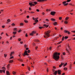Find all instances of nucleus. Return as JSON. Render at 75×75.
Masks as SVG:
<instances>
[{
    "label": "nucleus",
    "instance_id": "1",
    "mask_svg": "<svg viewBox=\"0 0 75 75\" xmlns=\"http://www.w3.org/2000/svg\"><path fill=\"white\" fill-rule=\"evenodd\" d=\"M60 55V53L55 52L54 54V55H53V59L56 61H58V59H59V55Z\"/></svg>",
    "mask_w": 75,
    "mask_h": 75
},
{
    "label": "nucleus",
    "instance_id": "2",
    "mask_svg": "<svg viewBox=\"0 0 75 75\" xmlns=\"http://www.w3.org/2000/svg\"><path fill=\"white\" fill-rule=\"evenodd\" d=\"M38 4V3H37V2H32L31 3H29V4L31 7V6H35L36 5V4Z\"/></svg>",
    "mask_w": 75,
    "mask_h": 75
},
{
    "label": "nucleus",
    "instance_id": "3",
    "mask_svg": "<svg viewBox=\"0 0 75 75\" xmlns=\"http://www.w3.org/2000/svg\"><path fill=\"white\" fill-rule=\"evenodd\" d=\"M51 31L50 30H48L46 32H45V36L47 37V38H48L49 37H50V33H51Z\"/></svg>",
    "mask_w": 75,
    "mask_h": 75
},
{
    "label": "nucleus",
    "instance_id": "4",
    "mask_svg": "<svg viewBox=\"0 0 75 75\" xmlns=\"http://www.w3.org/2000/svg\"><path fill=\"white\" fill-rule=\"evenodd\" d=\"M25 55H28V56L29 55V54H28V53H27V50L25 51V52L23 54V56L24 57H25Z\"/></svg>",
    "mask_w": 75,
    "mask_h": 75
},
{
    "label": "nucleus",
    "instance_id": "5",
    "mask_svg": "<svg viewBox=\"0 0 75 75\" xmlns=\"http://www.w3.org/2000/svg\"><path fill=\"white\" fill-rule=\"evenodd\" d=\"M36 33V31H33L30 34V35H33L34 34H35Z\"/></svg>",
    "mask_w": 75,
    "mask_h": 75
},
{
    "label": "nucleus",
    "instance_id": "6",
    "mask_svg": "<svg viewBox=\"0 0 75 75\" xmlns=\"http://www.w3.org/2000/svg\"><path fill=\"white\" fill-rule=\"evenodd\" d=\"M55 14H56V12L54 11H52L50 13V14L52 16H54Z\"/></svg>",
    "mask_w": 75,
    "mask_h": 75
},
{
    "label": "nucleus",
    "instance_id": "7",
    "mask_svg": "<svg viewBox=\"0 0 75 75\" xmlns=\"http://www.w3.org/2000/svg\"><path fill=\"white\" fill-rule=\"evenodd\" d=\"M57 74H58V75H61V72H62L61 70H57Z\"/></svg>",
    "mask_w": 75,
    "mask_h": 75
},
{
    "label": "nucleus",
    "instance_id": "8",
    "mask_svg": "<svg viewBox=\"0 0 75 75\" xmlns=\"http://www.w3.org/2000/svg\"><path fill=\"white\" fill-rule=\"evenodd\" d=\"M67 3V1H64L62 2L64 6H67V5L68 4V3Z\"/></svg>",
    "mask_w": 75,
    "mask_h": 75
},
{
    "label": "nucleus",
    "instance_id": "9",
    "mask_svg": "<svg viewBox=\"0 0 75 75\" xmlns=\"http://www.w3.org/2000/svg\"><path fill=\"white\" fill-rule=\"evenodd\" d=\"M64 33H68V34L69 35V34H70V32L66 30H64Z\"/></svg>",
    "mask_w": 75,
    "mask_h": 75
},
{
    "label": "nucleus",
    "instance_id": "10",
    "mask_svg": "<svg viewBox=\"0 0 75 75\" xmlns=\"http://www.w3.org/2000/svg\"><path fill=\"white\" fill-rule=\"evenodd\" d=\"M47 0H38L37 1H38V2H42V1H46Z\"/></svg>",
    "mask_w": 75,
    "mask_h": 75
},
{
    "label": "nucleus",
    "instance_id": "11",
    "mask_svg": "<svg viewBox=\"0 0 75 75\" xmlns=\"http://www.w3.org/2000/svg\"><path fill=\"white\" fill-rule=\"evenodd\" d=\"M57 71H55V72L53 74V75H56L57 74Z\"/></svg>",
    "mask_w": 75,
    "mask_h": 75
},
{
    "label": "nucleus",
    "instance_id": "12",
    "mask_svg": "<svg viewBox=\"0 0 75 75\" xmlns=\"http://www.w3.org/2000/svg\"><path fill=\"white\" fill-rule=\"evenodd\" d=\"M6 75H10V73L9 72V71H6Z\"/></svg>",
    "mask_w": 75,
    "mask_h": 75
},
{
    "label": "nucleus",
    "instance_id": "13",
    "mask_svg": "<svg viewBox=\"0 0 75 75\" xmlns=\"http://www.w3.org/2000/svg\"><path fill=\"white\" fill-rule=\"evenodd\" d=\"M7 68L8 70H9V69H10V64H8L7 66Z\"/></svg>",
    "mask_w": 75,
    "mask_h": 75
},
{
    "label": "nucleus",
    "instance_id": "14",
    "mask_svg": "<svg viewBox=\"0 0 75 75\" xmlns=\"http://www.w3.org/2000/svg\"><path fill=\"white\" fill-rule=\"evenodd\" d=\"M43 26L44 27H45L46 28H47V27H48V26H49V25H47L45 24H44L43 25Z\"/></svg>",
    "mask_w": 75,
    "mask_h": 75
},
{
    "label": "nucleus",
    "instance_id": "15",
    "mask_svg": "<svg viewBox=\"0 0 75 75\" xmlns=\"http://www.w3.org/2000/svg\"><path fill=\"white\" fill-rule=\"evenodd\" d=\"M64 63H62V62L61 63V64H60L59 65V67L60 68H61V66H62V65H64Z\"/></svg>",
    "mask_w": 75,
    "mask_h": 75
},
{
    "label": "nucleus",
    "instance_id": "16",
    "mask_svg": "<svg viewBox=\"0 0 75 75\" xmlns=\"http://www.w3.org/2000/svg\"><path fill=\"white\" fill-rule=\"evenodd\" d=\"M34 42H39V40L37 39V40H34Z\"/></svg>",
    "mask_w": 75,
    "mask_h": 75
},
{
    "label": "nucleus",
    "instance_id": "17",
    "mask_svg": "<svg viewBox=\"0 0 75 75\" xmlns=\"http://www.w3.org/2000/svg\"><path fill=\"white\" fill-rule=\"evenodd\" d=\"M6 69H3L2 70L3 72V73H4V74H5V71H6Z\"/></svg>",
    "mask_w": 75,
    "mask_h": 75
},
{
    "label": "nucleus",
    "instance_id": "18",
    "mask_svg": "<svg viewBox=\"0 0 75 75\" xmlns=\"http://www.w3.org/2000/svg\"><path fill=\"white\" fill-rule=\"evenodd\" d=\"M68 38V36H66L64 37V40H67Z\"/></svg>",
    "mask_w": 75,
    "mask_h": 75
},
{
    "label": "nucleus",
    "instance_id": "19",
    "mask_svg": "<svg viewBox=\"0 0 75 75\" xmlns=\"http://www.w3.org/2000/svg\"><path fill=\"white\" fill-rule=\"evenodd\" d=\"M51 20L52 21H55V19L54 18H52L51 19Z\"/></svg>",
    "mask_w": 75,
    "mask_h": 75
},
{
    "label": "nucleus",
    "instance_id": "20",
    "mask_svg": "<svg viewBox=\"0 0 75 75\" xmlns=\"http://www.w3.org/2000/svg\"><path fill=\"white\" fill-rule=\"evenodd\" d=\"M18 61H21V62H23V60L22 59H18Z\"/></svg>",
    "mask_w": 75,
    "mask_h": 75
},
{
    "label": "nucleus",
    "instance_id": "21",
    "mask_svg": "<svg viewBox=\"0 0 75 75\" xmlns=\"http://www.w3.org/2000/svg\"><path fill=\"white\" fill-rule=\"evenodd\" d=\"M24 21L25 23H28V21L26 20H24Z\"/></svg>",
    "mask_w": 75,
    "mask_h": 75
},
{
    "label": "nucleus",
    "instance_id": "22",
    "mask_svg": "<svg viewBox=\"0 0 75 75\" xmlns=\"http://www.w3.org/2000/svg\"><path fill=\"white\" fill-rule=\"evenodd\" d=\"M66 51H67V52L68 53H69V50H68V49H66Z\"/></svg>",
    "mask_w": 75,
    "mask_h": 75
},
{
    "label": "nucleus",
    "instance_id": "23",
    "mask_svg": "<svg viewBox=\"0 0 75 75\" xmlns=\"http://www.w3.org/2000/svg\"><path fill=\"white\" fill-rule=\"evenodd\" d=\"M53 24L54 25H57V22H54L53 23Z\"/></svg>",
    "mask_w": 75,
    "mask_h": 75
},
{
    "label": "nucleus",
    "instance_id": "24",
    "mask_svg": "<svg viewBox=\"0 0 75 75\" xmlns=\"http://www.w3.org/2000/svg\"><path fill=\"white\" fill-rule=\"evenodd\" d=\"M13 62V60H9V63H12Z\"/></svg>",
    "mask_w": 75,
    "mask_h": 75
},
{
    "label": "nucleus",
    "instance_id": "25",
    "mask_svg": "<svg viewBox=\"0 0 75 75\" xmlns=\"http://www.w3.org/2000/svg\"><path fill=\"white\" fill-rule=\"evenodd\" d=\"M13 33L14 35H15V34H16L17 33V32H13Z\"/></svg>",
    "mask_w": 75,
    "mask_h": 75
},
{
    "label": "nucleus",
    "instance_id": "26",
    "mask_svg": "<svg viewBox=\"0 0 75 75\" xmlns=\"http://www.w3.org/2000/svg\"><path fill=\"white\" fill-rule=\"evenodd\" d=\"M64 38H65V37H64V36H63L62 37V41H64Z\"/></svg>",
    "mask_w": 75,
    "mask_h": 75
},
{
    "label": "nucleus",
    "instance_id": "27",
    "mask_svg": "<svg viewBox=\"0 0 75 75\" xmlns=\"http://www.w3.org/2000/svg\"><path fill=\"white\" fill-rule=\"evenodd\" d=\"M72 65H71V64H70V67H69V69H72Z\"/></svg>",
    "mask_w": 75,
    "mask_h": 75
},
{
    "label": "nucleus",
    "instance_id": "28",
    "mask_svg": "<svg viewBox=\"0 0 75 75\" xmlns=\"http://www.w3.org/2000/svg\"><path fill=\"white\" fill-rule=\"evenodd\" d=\"M68 22L67 21H64V23H65L66 24H68Z\"/></svg>",
    "mask_w": 75,
    "mask_h": 75
},
{
    "label": "nucleus",
    "instance_id": "29",
    "mask_svg": "<svg viewBox=\"0 0 75 75\" xmlns=\"http://www.w3.org/2000/svg\"><path fill=\"white\" fill-rule=\"evenodd\" d=\"M12 74H13V75H15V74H16V72L14 71H13Z\"/></svg>",
    "mask_w": 75,
    "mask_h": 75
},
{
    "label": "nucleus",
    "instance_id": "30",
    "mask_svg": "<svg viewBox=\"0 0 75 75\" xmlns=\"http://www.w3.org/2000/svg\"><path fill=\"white\" fill-rule=\"evenodd\" d=\"M7 21L8 22H10V21H11L10 20V19H8L7 20Z\"/></svg>",
    "mask_w": 75,
    "mask_h": 75
},
{
    "label": "nucleus",
    "instance_id": "31",
    "mask_svg": "<svg viewBox=\"0 0 75 75\" xmlns=\"http://www.w3.org/2000/svg\"><path fill=\"white\" fill-rule=\"evenodd\" d=\"M62 42V41H61L57 43V44H61Z\"/></svg>",
    "mask_w": 75,
    "mask_h": 75
},
{
    "label": "nucleus",
    "instance_id": "32",
    "mask_svg": "<svg viewBox=\"0 0 75 75\" xmlns=\"http://www.w3.org/2000/svg\"><path fill=\"white\" fill-rule=\"evenodd\" d=\"M18 40L19 41H21V39L20 38H18Z\"/></svg>",
    "mask_w": 75,
    "mask_h": 75
},
{
    "label": "nucleus",
    "instance_id": "33",
    "mask_svg": "<svg viewBox=\"0 0 75 75\" xmlns=\"http://www.w3.org/2000/svg\"><path fill=\"white\" fill-rule=\"evenodd\" d=\"M24 25V23H21L20 24V25Z\"/></svg>",
    "mask_w": 75,
    "mask_h": 75
},
{
    "label": "nucleus",
    "instance_id": "34",
    "mask_svg": "<svg viewBox=\"0 0 75 75\" xmlns=\"http://www.w3.org/2000/svg\"><path fill=\"white\" fill-rule=\"evenodd\" d=\"M67 68L65 67L64 68V70L65 71H67Z\"/></svg>",
    "mask_w": 75,
    "mask_h": 75
},
{
    "label": "nucleus",
    "instance_id": "35",
    "mask_svg": "<svg viewBox=\"0 0 75 75\" xmlns=\"http://www.w3.org/2000/svg\"><path fill=\"white\" fill-rule=\"evenodd\" d=\"M68 19H69V17H66V18L65 19V20H68Z\"/></svg>",
    "mask_w": 75,
    "mask_h": 75
},
{
    "label": "nucleus",
    "instance_id": "36",
    "mask_svg": "<svg viewBox=\"0 0 75 75\" xmlns=\"http://www.w3.org/2000/svg\"><path fill=\"white\" fill-rule=\"evenodd\" d=\"M13 58H14V57L13 56H12L10 58V59H13Z\"/></svg>",
    "mask_w": 75,
    "mask_h": 75
},
{
    "label": "nucleus",
    "instance_id": "37",
    "mask_svg": "<svg viewBox=\"0 0 75 75\" xmlns=\"http://www.w3.org/2000/svg\"><path fill=\"white\" fill-rule=\"evenodd\" d=\"M2 69H6V68H5V67H2Z\"/></svg>",
    "mask_w": 75,
    "mask_h": 75
},
{
    "label": "nucleus",
    "instance_id": "38",
    "mask_svg": "<svg viewBox=\"0 0 75 75\" xmlns=\"http://www.w3.org/2000/svg\"><path fill=\"white\" fill-rule=\"evenodd\" d=\"M67 65V63H66L65 64H64V67H65V66H66Z\"/></svg>",
    "mask_w": 75,
    "mask_h": 75
},
{
    "label": "nucleus",
    "instance_id": "39",
    "mask_svg": "<svg viewBox=\"0 0 75 75\" xmlns=\"http://www.w3.org/2000/svg\"><path fill=\"white\" fill-rule=\"evenodd\" d=\"M68 48H69V49H70V50L71 49V47H70V46H69V44L68 45Z\"/></svg>",
    "mask_w": 75,
    "mask_h": 75
},
{
    "label": "nucleus",
    "instance_id": "40",
    "mask_svg": "<svg viewBox=\"0 0 75 75\" xmlns=\"http://www.w3.org/2000/svg\"><path fill=\"white\" fill-rule=\"evenodd\" d=\"M30 50H28L27 52H28V53H30Z\"/></svg>",
    "mask_w": 75,
    "mask_h": 75
},
{
    "label": "nucleus",
    "instance_id": "41",
    "mask_svg": "<svg viewBox=\"0 0 75 75\" xmlns=\"http://www.w3.org/2000/svg\"><path fill=\"white\" fill-rule=\"evenodd\" d=\"M2 72H3L2 71V70H0V74H1L2 73Z\"/></svg>",
    "mask_w": 75,
    "mask_h": 75
},
{
    "label": "nucleus",
    "instance_id": "42",
    "mask_svg": "<svg viewBox=\"0 0 75 75\" xmlns=\"http://www.w3.org/2000/svg\"><path fill=\"white\" fill-rule=\"evenodd\" d=\"M17 30V28H13V31H16Z\"/></svg>",
    "mask_w": 75,
    "mask_h": 75
},
{
    "label": "nucleus",
    "instance_id": "43",
    "mask_svg": "<svg viewBox=\"0 0 75 75\" xmlns=\"http://www.w3.org/2000/svg\"><path fill=\"white\" fill-rule=\"evenodd\" d=\"M69 5H70V6H74V5H72V4L71 3L69 4Z\"/></svg>",
    "mask_w": 75,
    "mask_h": 75
},
{
    "label": "nucleus",
    "instance_id": "44",
    "mask_svg": "<svg viewBox=\"0 0 75 75\" xmlns=\"http://www.w3.org/2000/svg\"><path fill=\"white\" fill-rule=\"evenodd\" d=\"M39 28L40 29H41V28H43V27H39Z\"/></svg>",
    "mask_w": 75,
    "mask_h": 75
},
{
    "label": "nucleus",
    "instance_id": "45",
    "mask_svg": "<svg viewBox=\"0 0 75 75\" xmlns=\"http://www.w3.org/2000/svg\"><path fill=\"white\" fill-rule=\"evenodd\" d=\"M4 55L5 58H6V57H7V54H4Z\"/></svg>",
    "mask_w": 75,
    "mask_h": 75
},
{
    "label": "nucleus",
    "instance_id": "46",
    "mask_svg": "<svg viewBox=\"0 0 75 75\" xmlns=\"http://www.w3.org/2000/svg\"><path fill=\"white\" fill-rule=\"evenodd\" d=\"M35 22H38V20L37 19H36L35 21Z\"/></svg>",
    "mask_w": 75,
    "mask_h": 75
},
{
    "label": "nucleus",
    "instance_id": "47",
    "mask_svg": "<svg viewBox=\"0 0 75 75\" xmlns=\"http://www.w3.org/2000/svg\"><path fill=\"white\" fill-rule=\"evenodd\" d=\"M12 54H14V51H12L11 53Z\"/></svg>",
    "mask_w": 75,
    "mask_h": 75
},
{
    "label": "nucleus",
    "instance_id": "48",
    "mask_svg": "<svg viewBox=\"0 0 75 75\" xmlns=\"http://www.w3.org/2000/svg\"><path fill=\"white\" fill-rule=\"evenodd\" d=\"M71 1V0H67V2H69L70 1Z\"/></svg>",
    "mask_w": 75,
    "mask_h": 75
},
{
    "label": "nucleus",
    "instance_id": "49",
    "mask_svg": "<svg viewBox=\"0 0 75 75\" xmlns=\"http://www.w3.org/2000/svg\"><path fill=\"white\" fill-rule=\"evenodd\" d=\"M30 13L31 14H34V12L32 11Z\"/></svg>",
    "mask_w": 75,
    "mask_h": 75
},
{
    "label": "nucleus",
    "instance_id": "50",
    "mask_svg": "<svg viewBox=\"0 0 75 75\" xmlns=\"http://www.w3.org/2000/svg\"><path fill=\"white\" fill-rule=\"evenodd\" d=\"M11 25L12 26H13V25L14 26V25H15V24H14V23H13L12 24H11Z\"/></svg>",
    "mask_w": 75,
    "mask_h": 75
},
{
    "label": "nucleus",
    "instance_id": "51",
    "mask_svg": "<svg viewBox=\"0 0 75 75\" xmlns=\"http://www.w3.org/2000/svg\"><path fill=\"white\" fill-rule=\"evenodd\" d=\"M46 21H49V20L48 19H46Z\"/></svg>",
    "mask_w": 75,
    "mask_h": 75
},
{
    "label": "nucleus",
    "instance_id": "52",
    "mask_svg": "<svg viewBox=\"0 0 75 75\" xmlns=\"http://www.w3.org/2000/svg\"><path fill=\"white\" fill-rule=\"evenodd\" d=\"M2 27L3 28H4V27H5V26H4V25L2 26Z\"/></svg>",
    "mask_w": 75,
    "mask_h": 75
},
{
    "label": "nucleus",
    "instance_id": "53",
    "mask_svg": "<svg viewBox=\"0 0 75 75\" xmlns=\"http://www.w3.org/2000/svg\"><path fill=\"white\" fill-rule=\"evenodd\" d=\"M25 37H28V35H27V33H26V34L25 35Z\"/></svg>",
    "mask_w": 75,
    "mask_h": 75
},
{
    "label": "nucleus",
    "instance_id": "54",
    "mask_svg": "<svg viewBox=\"0 0 75 75\" xmlns=\"http://www.w3.org/2000/svg\"><path fill=\"white\" fill-rule=\"evenodd\" d=\"M28 69L29 71H30V68L29 67H28Z\"/></svg>",
    "mask_w": 75,
    "mask_h": 75
},
{
    "label": "nucleus",
    "instance_id": "55",
    "mask_svg": "<svg viewBox=\"0 0 75 75\" xmlns=\"http://www.w3.org/2000/svg\"><path fill=\"white\" fill-rule=\"evenodd\" d=\"M63 54L64 55H65V52H63Z\"/></svg>",
    "mask_w": 75,
    "mask_h": 75
},
{
    "label": "nucleus",
    "instance_id": "56",
    "mask_svg": "<svg viewBox=\"0 0 75 75\" xmlns=\"http://www.w3.org/2000/svg\"><path fill=\"white\" fill-rule=\"evenodd\" d=\"M24 46V47H25V48H26V47H27V45H25Z\"/></svg>",
    "mask_w": 75,
    "mask_h": 75
},
{
    "label": "nucleus",
    "instance_id": "57",
    "mask_svg": "<svg viewBox=\"0 0 75 75\" xmlns=\"http://www.w3.org/2000/svg\"><path fill=\"white\" fill-rule=\"evenodd\" d=\"M37 22H35V23H33V25H35V24H37Z\"/></svg>",
    "mask_w": 75,
    "mask_h": 75
},
{
    "label": "nucleus",
    "instance_id": "58",
    "mask_svg": "<svg viewBox=\"0 0 75 75\" xmlns=\"http://www.w3.org/2000/svg\"><path fill=\"white\" fill-rule=\"evenodd\" d=\"M36 11L38 12H39V11H40V10L39 9H37Z\"/></svg>",
    "mask_w": 75,
    "mask_h": 75
},
{
    "label": "nucleus",
    "instance_id": "59",
    "mask_svg": "<svg viewBox=\"0 0 75 75\" xmlns=\"http://www.w3.org/2000/svg\"><path fill=\"white\" fill-rule=\"evenodd\" d=\"M20 43H21V44H22L23 43V42H20Z\"/></svg>",
    "mask_w": 75,
    "mask_h": 75
},
{
    "label": "nucleus",
    "instance_id": "60",
    "mask_svg": "<svg viewBox=\"0 0 75 75\" xmlns=\"http://www.w3.org/2000/svg\"><path fill=\"white\" fill-rule=\"evenodd\" d=\"M62 19V17H60L59 18V20H61Z\"/></svg>",
    "mask_w": 75,
    "mask_h": 75
},
{
    "label": "nucleus",
    "instance_id": "61",
    "mask_svg": "<svg viewBox=\"0 0 75 75\" xmlns=\"http://www.w3.org/2000/svg\"><path fill=\"white\" fill-rule=\"evenodd\" d=\"M71 32H72V33H75V31H71Z\"/></svg>",
    "mask_w": 75,
    "mask_h": 75
},
{
    "label": "nucleus",
    "instance_id": "62",
    "mask_svg": "<svg viewBox=\"0 0 75 75\" xmlns=\"http://www.w3.org/2000/svg\"><path fill=\"white\" fill-rule=\"evenodd\" d=\"M65 73H63V74H62V75H65Z\"/></svg>",
    "mask_w": 75,
    "mask_h": 75
},
{
    "label": "nucleus",
    "instance_id": "63",
    "mask_svg": "<svg viewBox=\"0 0 75 75\" xmlns=\"http://www.w3.org/2000/svg\"><path fill=\"white\" fill-rule=\"evenodd\" d=\"M27 18H29V16H27Z\"/></svg>",
    "mask_w": 75,
    "mask_h": 75
},
{
    "label": "nucleus",
    "instance_id": "64",
    "mask_svg": "<svg viewBox=\"0 0 75 75\" xmlns=\"http://www.w3.org/2000/svg\"><path fill=\"white\" fill-rule=\"evenodd\" d=\"M12 54L11 53V54H10V57H11V56H12Z\"/></svg>",
    "mask_w": 75,
    "mask_h": 75
}]
</instances>
